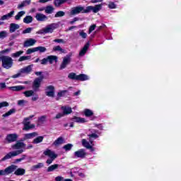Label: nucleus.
I'll use <instances>...</instances> for the list:
<instances>
[{"label": "nucleus", "mask_w": 181, "mask_h": 181, "mask_svg": "<svg viewBox=\"0 0 181 181\" xmlns=\"http://www.w3.org/2000/svg\"><path fill=\"white\" fill-rule=\"evenodd\" d=\"M25 146H26V145L23 142H17L11 146L12 149H16V151L9 152L1 159V160H6V159H11V158L21 155V153H23V148H25Z\"/></svg>", "instance_id": "obj_1"}, {"label": "nucleus", "mask_w": 181, "mask_h": 181, "mask_svg": "<svg viewBox=\"0 0 181 181\" xmlns=\"http://www.w3.org/2000/svg\"><path fill=\"white\" fill-rule=\"evenodd\" d=\"M59 28V24L51 23L46 25L44 28L38 30L36 33L37 35H46L47 33H53L56 29Z\"/></svg>", "instance_id": "obj_2"}, {"label": "nucleus", "mask_w": 181, "mask_h": 181, "mask_svg": "<svg viewBox=\"0 0 181 181\" xmlns=\"http://www.w3.org/2000/svg\"><path fill=\"white\" fill-rule=\"evenodd\" d=\"M2 67L6 70L12 69L13 66V59L11 57L3 56L1 57Z\"/></svg>", "instance_id": "obj_3"}, {"label": "nucleus", "mask_w": 181, "mask_h": 181, "mask_svg": "<svg viewBox=\"0 0 181 181\" xmlns=\"http://www.w3.org/2000/svg\"><path fill=\"white\" fill-rule=\"evenodd\" d=\"M43 153L45 155V156H48V158H49V159L47 160V163L48 165L52 164L53 160L57 158V154H56L54 151H52L50 149H46Z\"/></svg>", "instance_id": "obj_4"}, {"label": "nucleus", "mask_w": 181, "mask_h": 181, "mask_svg": "<svg viewBox=\"0 0 181 181\" xmlns=\"http://www.w3.org/2000/svg\"><path fill=\"white\" fill-rule=\"evenodd\" d=\"M57 56L49 55L41 60V64L46 65L47 64V63H49V64H53V63H57Z\"/></svg>", "instance_id": "obj_5"}, {"label": "nucleus", "mask_w": 181, "mask_h": 181, "mask_svg": "<svg viewBox=\"0 0 181 181\" xmlns=\"http://www.w3.org/2000/svg\"><path fill=\"white\" fill-rule=\"evenodd\" d=\"M101 9H103V4H98L95 6H89L86 7L85 12H86V13H88V12H91L92 11L93 13H97L98 12H100Z\"/></svg>", "instance_id": "obj_6"}, {"label": "nucleus", "mask_w": 181, "mask_h": 181, "mask_svg": "<svg viewBox=\"0 0 181 181\" xmlns=\"http://www.w3.org/2000/svg\"><path fill=\"white\" fill-rule=\"evenodd\" d=\"M78 13H87L86 8L83 6H76L71 9L70 15H78Z\"/></svg>", "instance_id": "obj_7"}, {"label": "nucleus", "mask_w": 181, "mask_h": 181, "mask_svg": "<svg viewBox=\"0 0 181 181\" xmlns=\"http://www.w3.org/2000/svg\"><path fill=\"white\" fill-rule=\"evenodd\" d=\"M71 62V55H66L63 58L62 62L60 65L61 70H63V69H66L69 64H70V62Z\"/></svg>", "instance_id": "obj_8"}, {"label": "nucleus", "mask_w": 181, "mask_h": 181, "mask_svg": "<svg viewBox=\"0 0 181 181\" xmlns=\"http://www.w3.org/2000/svg\"><path fill=\"white\" fill-rule=\"evenodd\" d=\"M29 119H30V118L27 117L23 121L24 125V127L23 128V131H29V129H33V128H35V124H30Z\"/></svg>", "instance_id": "obj_9"}, {"label": "nucleus", "mask_w": 181, "mask_h": 181, "mask_svg": "<svg viewBox=\"0 0 181 181\" xmlns=\"http://www.w3.org/2000/svg\"><path fill=\"white\" fill-rule=\"evenodd\" d=\"M18 169V166L15 165H11L9 167L6 168L4 170H1V175H9L12 173L14 170Z\"/></svg>", "instance_id": "obj_10"}, {"label": "nucleus", "mask_w": 181, "mask_h": 181, "mask_svg": "<svg viewBox=\"0 0 181 181\" xmlns=\"http://www.w3.org/2000/svg\"><path fill=\"white\" fill-rule=\"evenodd\" d=\"M45 94L47 95V97H54V86H47L45 88Z\"/></svg>", "instance_id": "obj_11"}, {"label": "nucleus", "mask_w": 181, "mask_h": 181, "mask_svg": "<svg viewBox=\"0 0 181 181\" xmlns=\"http://www.w3.org/2000/svg\"><path fill=\"white\" fill-rule=\"evenodd\" d=\"M42 81H43V76H40L39 78H35L33 83V88H34V90H37V88L40 87Z\"/></svg>", "instance_id": "obj_12"}, {"label": "nucleus", "mask_w": 181, "mask_h": 181, "mask_svg": "<svg viewBox=\"0 0 181 181\" xmlns=\"http://www.w3.org/2000/svg\"><path fill=\"white\" fill-rule=\"evenodd\" d=\"M36 45V40L33 38L27 39L23 43V47H30Z\"/></svg>", "instance_id": "obj_13"}, {"label": "nucleus", "mask_w": 181, "mask_h": 181, "mask_svg": "<svg viewBox=\"0 0 181 181\" xmlns=\"http://www.w3.org/2000/svg\"><path fill=\"white\" fill-rule=\"evenodd\" d=\"M37 135H39L37 132L25 134L23 137V141H27V139H33V138H36Z\"/></svg>", "instance_id": "obj_14"}, {"label": "nucleus", "mask_w": 181, "mask_h": 181, "mask_svg": "<svg viewBox=\"0 0 181 181\" xmlns=\"http://www.w3.org/2000/svg\"><path fill=\"white\" fill-rule=\"evenodd\" d=\"M35 19H37L38 22H45V21H47L48 18L43 13H37Z\"/></svg>", "instance_id": "obj_15"}, {"label": "nucleus", "mask_w": 181, "mask_h": 181, "mask_svg": "<svg viewBox=\"0 0 181 181\" xmlns=\"http://www.w3.org/2000/svg\"><path fill=\"white\" fill-rule=\"evenodd\" d=\"M33 65H29L28 66H25L21 69H20V73L21 74H29L32 71V66Z\"/></svg>", "instance_id": "obj_16"}, {"label": "nucleus", "mask_w": 181, "mask_h": 181, "mask_svg": "<svg viewBox=\"0 0 181 181\" xmlns=\"http://www.w3.org/2000/svg\"><path fill=\"white\" fill-rule=\"evenodd\" d=\"M82 144L85 148H87V149H91L93 146H94V144H93V141L90 140V143L87 141L86 139L82 140Z\"/></svg>", "instance_id": "obj_17"}, {"label": "nucleus", "mask_w": 181, "mask_h": 181, "mask_svg": "<svg viewBox=\"0 0 181 181\" xmlns=\"http://www.w3.org/2000/svg\"><path fill=\"white\" fill-rule=\"evenodd\" d=\"M61 110L63 111L64 115H69V114H71L73 112V110H71V107L68 106H62L61 107Z\"/></svg>", "instance_id": "obj_18"}, {"label": "nucleus", "mask_w": 181, "mask_h": 181, "mask_svg": "<svg viewBox=\"0 0 181 181\" xmlns=\"http://www.w3.org/2000/svg\"><path fill=\"white\" fill-rule=\"evenodd\" d=\"M88 47H90V44L89 43H86L83 46V47L82 48V49L79 52V56L81 57H83V56H84V54H86V53H87V50H88Z\"/></svg>", "instance_id": "obj_19"}, {"label": "nucleus", "mask_w": 181, "mask_h": 181, "mask_svg": "<svg viewBox=\"0 0 181 181\" xmlns=\"http://www.w3.org/2000/svg\"><path fill=\"white\" fill-rule=\"evenodd\" d=\"M6 139L8 142H15V141L18 139V134H8L6 137Z\"/></svg>", "instance_id": "obj_20"}, {"label": "nucleus", "mask_w": 181, "mask_h": 181, "mask_svg": "<svg viewBox=\"0 0 181 181\" xmlns=\"http://www.w3.org/2000/svg\"><path fill=\"white\" fill-rule=\"evenodd\" d=\"M26 170H25V169L23 168H16L15 172H14V175H16V176H23V175H25Z\"/></svg>", "instance_id": "obj_21"}, {"label": "nucleus", "mask_w": 181, "mask_h": 181, "mask_svg": "<svg viewBox=\"0 0 181 181\" xmlns=\"http://www.w3.org/2000/svg\"><path fill=\"white\" fill-rule=\"evenodd\" d=\"M43 139H45V136H39L33 140V144L37 145V144H41V142H43Z\"/></svg>", "instance_id": "obj_22"}, {"label": "nucleus", "mask_w": 181, "mask_h": 181, "mask_svg": "<svg viewBox=\"0 0 181 181\" xmlns=\"http://www.w3.org/2000/svg\"><path fill=\"white\" fill-rule=\"evenodd\" d=\"M20 26L18 24L16 23H11L10 24V32L11 33H13L16 30H18L19 29Z\"/></svg>", "instance_id": "obj_23"}, {"label": "nucleus", "mask_w": 181, "mask_h": 181, "mask_svg": "<svg viewBox=\"0 0 181 181\" xmlns=\"http://www.w3.org/2000/svg\"><path fill=\"white\" fill-rule=\"evenodd\" d=\"M75 156H76V158H84V156H86V152L84 150L81 149L75 152Z\"/></svg>", "instance_id": "obj_24"}, {"label": "nucleus", "mask_w": 181, "mask_h": 181, "mask_svg": "<svg viewBox=\"0 0 181 181\" xmlns=\"http://www.w3.org/2000/svg\"><path fill=\"white\" fill-rule=\"evenodd\" d=\"M12 91H22V90H25V86H11L9 88Z\"/></svg>", "instance_id": "obj_25"}, {"label": "nucleus", "mask_w": 181, "mask_h": 181, "mask_svg": "<svg viewBox=\"0 0 181 181\" xmlns=\"http://www.w3.org/2000/svg\"><path fill=\"white\" fill-rule=\"evenodd\" d=\"M13 13H15L14 11H11L8 14H6L1 17L2 21H6L8 19H10V18H12L13 16Z\"/></svg>", "instance_id": "obj_26"}, {"label": "nucleus", "mask_w": 181, "mask_h": 181, "mask_svg": "<svg viewBox=\"0 0 181 181\" xmlns=\"http://www.w3.org/2000/svg\"><path fill=\"white\" fill-rule=\"evenodd\" d=\"M76 80H78L80 81H86V80H88V76L86 74H79L76 77Z\"/></svg>", "instance_id": "obj_27"}, {"label": "nucleus", "mask_w": 181, "mask_h": 181, "mask_svg": "<svg viewBox=\"0 0 181 181\" xmlns=\"http://www.w3.org/2000/svg\"><path fill=\"white\" fill-rule=\"evenodd\" d=\"M57 169H59V164H54L47 168V172H54Z\"/></svg>", "instance_id": "obj_28"}, {"label": "nucleus", "mask_w": 181, "mask_h": 181, "mask_svg": "<svg viewBox=\"0 0 181 181\" xmlns=\"http://www.w3.org/2000/svg\"><path fill=\"white\" fill-rule=\"evenodd\" d=\"M69 93V90H59L57 93V98H62V97H64L66 95V94H67Z\"/></svg>", "instance_id": "obj_29"}, {"label": "nucleus", "mask_w": 181, "mask_h": 181, "mask_svg": "<svg viewBox=\"0 0 181 181\" xmlns=\"http://www.w3.org/2000/svg\"><path fill=\"white\" fill-rule=\"evenodd\" d=\"M62 144H64V139H63V137H59L54 142V145L55 146H59V145H62Z\"/></svg>", "instance_id": "obj_30"}, {"label": "nucleus", "mask_w": 181, "mask_h": 181, "mask_svg": "<svg viewBox=\"0 0 181 181\" xmlns=\"http://www.w3.org/2000/svg\"><path fill=\"white\" fill-rule=\"evenodd\" d=\"M45 166V164H43V163H40L37 165H33L31 167V170L35 171L37 169H42V168H43Z\"/></svg>", "instance_id": "obj_31"}, {"label": "nucleus", "mask_w": 181, "mask_h": 181, "mask_svg": "<svg viewBox=\"0 0 181 181\" xmlns=\"http://www.w3.org/2000/svg\"><path fill=\"white\" fill-rule=\"evenodd\" d=\"M16 112V110L11 109L8 112H6L2 115L3 118H7L8 117L12 115V114H15Z\"/></svg>", "instance_id": "obj_32"}, {"label": "nucleus", "mask_w": 181, "mask_h": 181, "mask_svg": "<svg viewBox=\"0 0 181 181\" xmlns=\"http://www.w3.org/2000/svg\"><path fill=\"white\" fill-rule=\"evenodd\" d=\"M30 0H25L23 1L18 6V9H21V8L26 6V5H30Z\"/></svg>", "instance_id": "obj_33"}, {"label": "nucleus", "mask_w": 181, "mask_h": 181, "mask_svg": "<svg viewBox=\"0 0 181 181\" xmlns=\"http://www.w3.org/2000/svg\"><path fill=\"white\" fill-rule=\"evenodd\" d=\"M23 22L27 24L32 23V22H33V17L27 16L23 18Z\"/></svg>", "instance_id": "obj_34"}, {"label": "nucleus", "mask_w": 181, "mask_h": 181, "mask_svg": "<svg viewBox=\"0 0 181 181\" xmlns=\"http://www.w3.org/2000/svg\"><path fill=\"white\" fill-rule=\"evenodd\" d=\"M54 11V7H53L52 6H47L45 7V13H53V12Z\"/></svg>", "instance_id": "obj_35"}, {"label": "nucleus", "mask_w": 181, "mask_h": 181, "mask_svg": "<svg viewBox=\"0 0 181 181\" xmlns=\"http://www.w3.org/2000/svg\"><path fill=\"white\" fill-rule=\"evenodd\" d=\"M72 119L74 121V122H78L80 124L86 122V119L82 117H74V118H72Z\"/></svg>", "instance_id": "obj_36"}, {"label": "nucleus", "mask_w": 181, "mask_h": 181, "mask_svg": "<svg viewBox=\"0 0 181 181\" xmlns=\"http://www.w3.org/2000/svg\"><path fill=\"white\" fill-rule=\"evenodd\" d=\"M26 12L25 11H21L17 13V15L15 16L16 21H21V18L25 15Z\"/></svg>", "instance_id": "obj_37"}, {"label": "nucleus", "mask_w": 181, "mask_h": 181, "mask_svg": "<svg viewBox=\"0 0 181 181\" xmlns=\"http://www.w3.org/2000/svg\"><path fill=\"white\" fill-rule=\"evenodd\" d=\"M67 0H55L54 2V5L55 6H60V5H63Z\"/></svg>", "instance_id": "obj_38"}, {"label": "nucleus", "mask_w": 181, "mask_h": 181, "mask_svg": "<svg viewBox=\"0 0 181 181\" xmlns=\"http://www.w3.org/2000/svg\"><path fill=\"white\" fill-rule=\"evenodd\" d=\"M47 49L45 47H35V52H40V53H45L46 52Z\"/></svg>", "instance_id": "obj_39"}, {"label": "nucleus", "mask_w": 181, "mask_h": 181, "mask_svg": "<svg viewBox=\"0 0 181 181\" xmlns=\"http://www.w3.org/2000/svg\"><path fill=\"white\" fill-rule=\"evenodd\" d=\"M83 112L86 117H91L93 114V111L90 109H85Z\"/></svg>", "instance_id": "obj_40"}, {"label": "nucleus", "mask_w": 181, "mask_h": 181, "mask_svg": "<svg viewBox=\"0 0 181 181\" xmlns=\"http://www.w3.org/2000/svg\"><path fill=\"white\" fill-rule=\"evenodd\" d=\"M53 51L54 52H61V53H64V49H63L62 48V47L61 46H55V47H53Z\"/></svg>", "instance_id": "obj_41"}, {"label": "nucleus", "mask_w": 181, "mask_h": 181, "mask_svg": "<svg viewBox=\"0 0 181 181\" xmlns=\"http://www.w3.org/2000/svg\"><path fill=\"white\" fill-rule=\"evenodd\" d=\"M24 95H25V97H32V95H33V94H35V92L33 90H27L23 92Z\"/></svg>", "instance_id": "obj_42"}, {"label": "nucleus", "mask_w": 181, "mask_h": 181, "mask_svg": "<svg viewBox=\"0 0 181 181\" xmlns=\"http://www.w3.org/2000/svg\"><path fill=\"white\" fill-rule=\"evenodd\" d=\"M30 56H22L18 59V62H25L26 60H30Z\"/></svg>", "instance_id": "obj_43"}, {"label": "nucleus", "mask_w": 181, "mask_h": 181, "mask_svg": "<svg viewBox=\"0 0 181 181\" xmlns=\"http://www.w3.org/2000/svg\"><path fill=\"white\" fill-rule=\"evenodd\" d=\"M77 76L78 75L76 74V73H70L69 75H68V78H71V80H77Z\"/></svg>", "instance_id": "obj_44"}, {"label": "nucleus", "mask_w": 181, "mask_h": 181, "mask_svg": "<svg viewBox=\"0 0 181 181\" xmlns=\"http://www.w3.org/2000/svg\"><path fill=\"white\" fill-rule=\"evenodd\" d=\"M21 54H23V51H18L15 53H13L11 54V57H19V56H21Z\"/></svg>", "instance_id": "obj_45"}, {"label": "nucleus", "mask_w": 181, "mask_h": 181, "mask_svg": "<svg viewBox=\"0 0 181 181\" xmlns=\"http://www.w3.org/2000/svg\"><path fill=\"white\" fill-rule=\"evenodd\" d=\"M73 148V144H68L63 146V148L65 149V151H70Z\"/></svg>", "instance_id": "obj_46"}, {"label": "nucleus", "mask_w": 181, "mask_h": 181, "mask_svg": "<svg viewBox=\"0 0 181 181\" xmlns=\"http://www.w3.org/2000/svg\"><path fill=\"white\" fill-rule=\"evenodd\" d=\"M36 52V48H29L26 50V54H32V53H35Z\"/></svg>", "instance_id": "obj_47"}, {"label": "nucleus", "mask_w": 181, "mask_h": 181, "mask_svg": "<svg viewBox=\"0 0 181 181\" xmlns=\"http://www.w3.org/2000/svg\"><path fill=\"white\" fill-rule=\"evenodd\" d=\"M65 13L64 11H58L57 12V13L55 14V18H60L62 16H64Z\"/></svg>", "instance_id": "obj_48"}, {"label": "nucleus", "mask_w": 181, "mask_h": 181, "mask_svg": "<svg viewBox=\"0 0 181 181\" xmlns=\"http://www.w3.org/2000/svg\"><path fill=\"white\" fill-rule=\"evenodd\" d=\"M108 8H110V9H115V8H117V5L115 3L110 1L108 4Z\"/></svg>", "instance_id": "obj_49"}, {"label": "nucleus", "mask_w": 181, "mask_h": 181, "mask_svg": "<svg viewBox=\"0 0 181 181\" xmlns=\"http://www.w3.org/2000/svg\"><path fill=\"white\" fill-rule=\"evenodd\" d=\"M26 158V155H23L21 158L18 159H16L14 163H18V162H22V160H25Z\"/></svg>", "instance_id": "obj_50"}, {"label": "nucleus", "mask_w": 181, "mask_h": 181, "mask_svg": "<svg viewBox=\"0 0 181 181\" xmlns=\"http://www.w3.org/2000/svg\"><path fill=\"white\" fill-rule=\"evenodd\" d=\"M64 114L63 112L57 113L54 117L55 119H60V118H63Z\"/></svg>", "instance_id": "obj_51"}, {"label": "nucleus", "mask_w": 181, "mask_h": 181, "mask_svg": "<svg viewBox=\"0 0 181 181\" xmlns=\"http://www.w3.org/2000/svg\"><path fill=\"white\" fill-rule=\"evenodd\" d=\"M33 30V28H28L23 31V35H26V33H30Z\"/></svg>", "instance_id": "obj_52"}, {"label": "nucleus", "mask_w": 181, "mask_h": 181, "mask_svg": "<svg viewBox=\"0 0 181 181\" xmlns=\"http://www.w3.org/2000/svg\"><path fill=\"white\" fill-rule=\"evenodd\" d=\"M79 36H81L83 39H86L87 37V33H84L83 30L79 31Z\"/></svg>", "instance_id": "obj_53"}, {"label": "nucleus", "mask_w": 181, "mask_h": 181, "mask_svg": "<svg viewBox=\"0 0 181 181\" xmlns=\"http://www.w3.org/2000/svg\"><path fill=\"white\" fill-rule=\"evenodd\" d=\"M95 28H97V25L95 24H93L90 26L89 31H88L89 35H90V33H91V32H93V30H95Z\"/></svg>", "instance_id": "obj_54"}, {"label": "nucleus", "mask_w": 181, "mask_h": 181, "mask_svg": "<svg viewBox=\"0 0 181 181\" xmlns=\"http://www.w3.org/2000/svg\"><path fill=\"white\" fill-rule=\"evenodd\" d=\"M25 104H26V100H20L18 101V105H25Z\"/></svg>", "instance_id": "obj_55"}, {"label": "nucleus", "mask_w": 181, "mask_h": 181, "mask_svg": "<svg viewBox=\"0 0 181 181\" xmlns=\"http://www.w3.org/2000/svg\"><path fill=\"white\" fill-rule=\"evenodd\" d=\"M6 36H8V33H6V31H2L1 33V38L6 37Z\"/></svg>", "instance_id": "obj_56"}, {"label": "nucleus", "mask_w": 181, "mask_h": 181, "mask_svg": "<svg viewBox=\"0 0 181 181\" xmlns=\"http://www.w3.org/2000/svg\"><path fill=\"white\" fill-rule=\"evenodd\" d=\"M91 138H94V139L98 138V135L95 134H92L90 135H89V139L90 141H91Z\"/></svg>", "instance_id": "obj_57"}, {"label": "nucleus", "mask_w": 181, "mask_h": 181, "mask_svg": "<svg viewBox=\"0 0 181 181\" xmlns=\"http://www.w3.org/2000/svg\"><path fill=\"white\" fill-rule=\"evenodd\" d=\"M54 42L56 43H64V40L63 39H55Z\"/></svg>", "instance_id": "obj_58"}, {"label": "nucleus", "mask_w": 181, "mask_h": 181, "mask_svg": "<svg viewBox=\"0 0 181 181\" xmlns=\"http://www.w3.org/2000/svg\"><path fill=\"white\" fill-rule=\"evenodd\" d=\"M46 116H42L41 117L39 118L40 122H45V121H46Z\"/></svg>", "instance_id": "obj_59"}, {"label": "nucleus", "mask_w": 181, "mask_h": 181, "mask_svg": "<svg viewBox=\"0 0 181 181\" xmlns=\"http://www.w3.org/2000/svg\"><path fill=\"white\" fill-rule=\"evenodd\" d=\"M9 105V103L8 102H1V107H8Z\"/></svg>", "instance_id": "obj_60"}, {"label": "nucleus", "mask_w": 181, "mask_h": 181, "mask_svg": "<svg viewBox=\"0 0 181 181\" xmlns=\"http://www.w3.org/2000/svg\"><path fill=\"white\" fill-rule=\"evenodd\" d=\"M21 74H22L21 72L18 74H14L11 76V78H18V77H21Z\"/></svg>", "instance_id": "obj_61"}, {"label": "nucleus", "mask_w": 181, "mask_h": 181, "mask_svg": "<svg viewBox=\"0 0 181 181\" xmlns=\"http://www.w3.org/2000/svg\"><path fill=\"white\" fill-rule=\"evenodd\" d=\"M63 179H64L63 177L57 176L55 177V181H62V180H63Z\"/></svg>", "instance_id": "obj_62"}, {"label": "nucleus", "mask_w": 181, "mask_h": 181, "mask_svg": "<svg viewBox=\"0 0 181 181\" xmlns=\"http://www.w3.org/2000/svg\"><path fill=\"white\" fill-rule=\"evenodd\" d=\"M91 4H97L98 2H103V0H91Z\"/></svg>", "instance_id": "obj_63"}, {"label": "nucleus", "mask_w": 181, "mask_h": 181, "mask_svg": "<svg viewBox=\"0 0 181 181\" xmlns=\"http://www.w3.org/2000/svg\"><path fill=\"white\" fill-rule=\"evenodd\" d=\"M77 21H78V18H74L73 21L69 22V23H70V25H73V23H74V22H77Z\"/></svg>", "instance_id": "obj_64"}]
</instances>
